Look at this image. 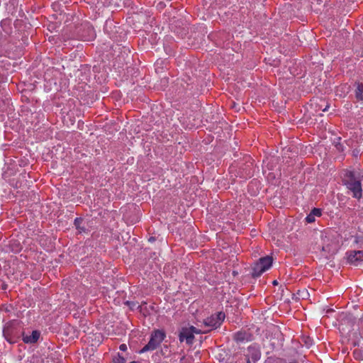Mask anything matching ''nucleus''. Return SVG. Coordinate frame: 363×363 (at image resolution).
Listing matches in <instances>:
<instances>
[{
  "label": "nucleus",
  "instance_id": "22",
  "mask_svg": "<svg viewBox=\"0 0 363 363\" xmlns=\"http://www.w3.org/2000/svg\"><path fill=\"white\" fill-rule=\"evenodd\" d=\"M329 107H330V106H329V105L327 104L325 105V108H324L322 111H323V112H325V111H327L328 110Z\"/></svg>",
  "mask_w": 363,
  "mask_h": 363
},
{
  "label": "nucleus",
  "instance_id": "5",
  "mask_svg": "<svg viewBox=\"0 0 363 363\" xmlns=\"http://www.w3.org/2000/svg\"><path fill=\"white\" fill-rule=\"evenodd\" d=\"M346 255L347 262L354 266H359L363 262V250H350Z\"/></svg>",
  "mask_w": 363,
  "mask_h": 363
},
{
  "label": "nucleus",
  "instance_id": "26",
  "mask_svg": "<svg viewBox=\"0 0 363 363\" xmlns=\"http://www.w3.org/2000/svg\"><path fill=\"white\" fill-rule=\"evenodd\" d=\"M130 363H135V362H131Z\"/></svg>",
  "mask_w": 363,
  "mask_h": 363
},
{
  "label": "nucleus",
  "instance_id": "27",
  "mask_svg": "<svg viewBox=\"0 0 363 363\" xmlns=\"http://www.w3.org/2000/svg\"><path fill=\"white\" fill-rule=\"evenodd\" d=\"M130 363H135V362H131Z\"/></svg>",
  "mask_w": 363,
  "mask_h": 363
},
{
  "label": "nucleus",
  "instance_id": "18",
  "mask_svg": "<svg viewBox=\"0 0 363 363\" xmlns=\"http://www.w3.org/2000/svg\"><path fill=\"white\" fill-rule=\"evenodd\" d=\"M235 363H250V361L248 357H246L245 359H240L238 362H236Z\"/></svg>",
  "mask_w": 363,
  "mask_h": 363
},
{
  "label": "nucleus",
  "instance_id": "28",
  "mask_svg": "<svg viewBox=\"0 0 363 363\" xmlns=\"http://www.w3.org/2000/svg\"><path fill=\"white\" fill-rule=\"evenodd\" d=\"M290 363H297V362H290Z\"/></svg>",
  "mask_w": 363,
  "mask_h": 363
},
{
  "label": "nucleus",
  "instance_id": "21",
  "mask_svg": "<svg viewBox=\"0 0 363 363\" xmlns=\"http://www.w3.org/2000/svg\"><path fill=\"white\" fill-rule=\"evenodd\" d=\"M0 289H6V284H5L1 280H0Z\"/></svg>",
  "mask_w": 363,
  "mask_h": 363
},
{
  "label": "nucleus",
  "instance_id": "15",
  "mask_svg": "<svg viewBox=\"0 0 363 363\" xmlns=\"http://www.w3.org/2000/svg\"><path fill=\"white\" fill-rule=\"evenodd\" d=\"M113 363H125V359L118 354V357L113 359Z\"/></svg>",
  "mask_w": 363,
  "mask_h": 363
},
{
  "label": "nucleus",
  "instance_id": "4",
  "mask_svg": "<svg viewBox=\"0 0 363 363\" xmlns=\"http://www.w3.org/2000/svg\"><path fill=\"white\" fill-rule=\"evenodd\" d=\"M225 318L223 312H218L211 315L210 317L203 320L205 326L210 328L209 330L219 328Z\"/></svg>",
  "mask_w": 363,
  "mask_h": 363
},
{
  "label": "nucleus",
  "instance_id": "23",
  "mask_svg": "<svg viewBox=\"0 0 363 363\" xmlns=\"http://www.w3.org/2000/svg\"><path fill=\"white\" fill-rule=\"evenodd\" d=\"M257 184V182H252L248 186L249 189H250L254 184Z\"/></svg>",
  "mask_w": 363,
  "mask_h": 363
},
{
  "label": "nucleus",
  "instance_id": "14",
  "mask_svg": "<svg viewBox=\"0 0 363 363\" xmlns=\"http://www.w3.org/2000/svg\"><path fill=\"white\" fill-rule=\"evenodd\" d=\"M311 214L314 217H320L321 216V210L320 208H314L311 210Z\"/></svg>",
  "mask_w": 363,
  "mask_h": 363
},
{
  "label": "nucleus",
  "instance_id": "7",
  "mask_svg": "<svg viewBox=\"0 0 363 363\" xmlns=\"http://www.w3.org/2000/svg\"><path fill=\"white\" fill-rule=\"evenodd\" d=\"M40 335V333L38 330H33L31 335H26L23 332H22L23 341L26 344H33L37 342Z\"/></svg>",
  "mask_w": 363,
  "mask_h": 363
},
{
  "label": "nucleus",
  "instance_id": "8",
  "mask_svg": "<svg viewBox=\"0 0 363 363\" xmlns=\"http://www.w3.org/2000/svg\"><path fill=\"white\" fill-rule=\"evenodd\" d=\"M160 346V344L156 342L154 338L150 337V339L147 345H145L140 351V353H144L148 351H153Z\"/></svg>",
  "mask_w": 363,
  "mask_h": 363
},
{
  "label": "nucleus",
  "instance_id": "16",
  "mask_svg": "<svg viewBox=\"0 0 363 363\" xmlns=\"http://www.w3.org/2000/svg\"><path fill=\"white\" fill-rule=\"evenodd\" d=\"M315 217H314L312 214L309 213L306 217V221L308 223H312L315 221Z\"/></svg>",
  "mask_w": 363,
  "mask_h": 363
},
{
  "label": "nucleus",
  "instance_id": "2",
  "mask_svg": "<svg viewBox=\"0 0 363 363\" xmlns=\"http://www.w3.org/2000/svg\"><path fill=\"white\" fill-rule=\"evenodd\" d=\"M272 262L273 259L270 256L259 258V259L255 263L252 267V276L253 277H260L264 272L271 267Z\"/></svg>",
  "mask_w": 363,
  "mask_h": 363
},
{
  "label": "nucleus",
  "instance_id": "25",
  "mask_svg": "<svg viewBox=\"0 0 363 363\" xmlns=\"http://www.w3.org/2000/svg\"><path fill=\"white\" fill-rule=\"evenodd\" d=\"M153 240H154V239H153L152 238H150V240H151V241H153Z\"/></svg>",
  "mask_w": 363,
  "mask_h": 363
},
{
  "label": "nucleus",
  "instance_id": "1",
  "mask_svg": "<svg viewBox=\"0 0 363 363\" xmlns=\"http://www.w3.org/2000/svg\"><path fill=\"white\" fill-rule=\"evenodd\" d=\"M360 172L345 170L342 177L344 185L352 193L354 198L359 199L362 196V178Z\"/></svg>",
  "mask_w": 363,
  "mask_h": 363
},
{
  "label": "nucleus",
  "instance_id": "11",
  "mask_svg": "<svg viewBox=\"0 0 363 363\" xmlns=\"http://www.w3.org/2000/svg\"><path fill=\"white\" fill-rule=\"evenodd\" d=\"M84 220L82 218H76L74 221V226L79 230V233H85L86 228L82 225Z\"/></svg>",
  "mask_w": 363,
  "mask_h": 363
},
{
  "label": "nucleus",
  "instance_id": "10",
  "mask_svg": "<svg viewBox=\"0 0 363 363\" xmlns=\"http://www.w3.org/2000/svg\"><path fill=\"white\" fill-rule=\"evenodd\" d=\"M86 30L88 33L87 35H82V38L84 40L89 41L93 40L95 38V31L92 26H87Z\"/></svg>",
  "mask_w": 363,
  "mask_h": 363
},
{
  "label": "nucleus",
  "instance_id": "19",
  "mask_svg": "<svg viewBox=\"0 0 363 363\" xmlns=\"http://www.w3.org/2000/svg\"><path fill=\"white\" fill-rule=\"evenodd\" d=\"M119 349L121 350V351H126L127 350V345L125 344H121L120 346H119Z\"/></svg>",
  "mask_w": 363,
  "mask_h": 363
},
{
  "label": "nucleus",
  "instance_id": "6",
  "mask_svg": "<svg viewBox=\"0 0 363 363\" xmlns=\"http://www.w3.org/2000/svg\"><path fill=\"white\" fill-rule=\"evenodd\" d=\"M179 339L180 342L186 340V344L191 345L194 339V335H192L189 328H182L179 335Z\"/></svg>",
  "mask_w": 363,
  "mask_h": 363
},
{
  "label": "nucleus",
  "instance_id": "20",
  "mask_svg": "<svg viewBox=\"0 0 363 363\" xmlns=\"http://www.w3.org/2000/svg\"><path fill=\"white\" fill-rule=\"evenodd\" d=\"M252 359H253V361H257V359H259V354L258 353H255V354L252 355Z\"/></svg>",
  "mask_w": 363,
  "mask_h": 363
},
{
  "label": "nucleus",
  "instance_id": "12",
  "mask_svg": "<svg viewBox=\"0 0 363 363\" xmlns=\"http://www.w3.org/2000/svg\"><path fill=\"white\" fill-rule=\"evenodd\" d=\"M355 96L359 101L363 100V84L358 83L355 90Z\"/></svg>",
  "mask_w": 363,
  "mask_h": 363
},
{
  "label": "nucleus",
  "instance_id": "3",
  "mask_svg": "<svg viewBox=\"0 0 363 363\" xmlns=\"http://www.w3.org/2000/svg\"><path fill=\"white\" fill-rule=\"evenodd\" d=\"M3 335L9 343L13 344L22 336V332L18 325L9 323L4 328Z\"/></svg>",
  "mask_w": 363,
  "mask_h": 363
},
{
  "label": "nucleus",
  "instance_id": "9",
  "mask_svg": "<svg viewBox=\"0 0 363 363\" xmlns=\"http://www.w3.org/2000/svg\"><path fill=\"white\" fill-rule=\"evenodd\" d=\"M166 335L164 332L157 330L153 332V333L151 335V337L154 338V340L157 342L160 345L162 343V342L165 338Z\"/></svg>",
  "mask_w": 363,
  "mask_h": 363
},
{
  "label": "nucleus",
  "instance_id": "24",
  "mask_svg": "<svg viewBox=\"0 0 363 363\" xmlns=\"http://www.w3.org/2000/svg\"><path fill=\"white\" fill-rule=\"evenodd\" d=\"M273 284H274V285H276V284H277V281H273Z\"/></svg>",
  "mask_w": 363,
  "mask_h": 363
},
{
  "label": "nucleus",
  "instance_id": "17",
  "mask_svg": "<svg viewBox=\"0 0 363 363\" xmlns=\"http://www.w3.org/2000/svg\"><path fill=\"white\" fill-rule=\"evenodd\" d=\"M189 328L191 331L192 335H194V333L195 334H201V333H203V332H201L200 330L197 329L196 328H195L194 326H191Z\"/></svg>",
  "mask_w": 363,
  "mask_h": 363
},
{
  "label": "nucleus",
  "instance_id": "13",
  "mask_svg": "<svg viewBox=\"0 0 363 363\" xmlns=\"http://www.w3.org/2000/svg\"><path fill=\"white\" fill-rule=\"evenodd\" d=\"M235 340L238 342H242L245 340V334L242 332H238L235 334Z\"/></svg>",
  "mask_w": 363,
  "mask_h": 363
}]
</instances>
